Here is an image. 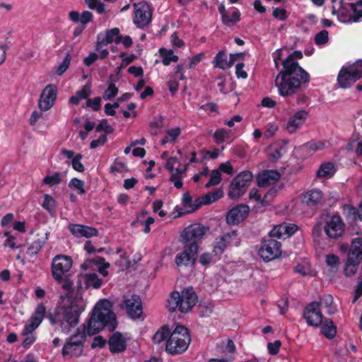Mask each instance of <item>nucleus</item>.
Instances as JSON below:
<instances>
[{
	"label": "nucleus",
	"instance_id": "a878e982",
	"mask_svg": "<svg viewBox=\"0 0 362 362\" xmlns=\"http://www.w3.org/2000/svg\"><path fill=\"white\" fill-rule=\"evenodd\" d=\"M108 345L111 353H122L127 348V338L119 332H115L110 337Z\"/></svg>",
	"mask_w": 362,
	"mask_h": 362
},
{
	"label": "nucleus",
	"instance_id": "dca6fc26",
	"mask_svg": "<svg viewBox=\"0 0 362 362\" xmlns=\"http://www.w3.org/2000/svg\"><path fill=\"white\" fill-rule=\"evenodd\" d=\"M57 93L58 91L55 85L49 84L46 86L42 90L38 100L37 105L39 109L42 112L50 110L55 104Z\"/></svg>",
	"mask_w": 362,
	"mask_h": 362
},
{
	"label": "nucleus",
	"instance_id": "a18cd8bd",
	"mask_svg": "<svg viewBox=\"0 0 362 362\" xmlns=\"http://www.w3.org/2000/svg\"><path fill=\"white\" fill-rule=\"evenodd\" d=\"M104 262V259L102 257H100L98 260H95V261L93 260V262H94L95 264H102L98 267V272L103 276H107L108 275L107 269L110 267V264L108 262ZM91 262H92V260H88L83 263V267H88Z\"/></svg>",
	"mask_w": 362,
	"mask_h": 362
},
{
	"label": "nucleus",
	"instance_id": "4be33fe9",
	"mask_svg": "<svg viewBox=\"0 0 362 362\" xmlns=\"http://www.w3.org/2000/svg\"><path fill=\"white\" fill-rule=\"evenodd\" d=\"M124 307L132 319H138L142 314L141 300L136 295L126 297L124 300Z\"/></svg>",
	"mask_w": 362,
	"mask_h": 362
},
{
	"label": "nucleus",
	"instance_id": "2f4dec72",
	"mask_svg": "<svg viewBox=\"0 0 362 362\" xmlns=\"http://www.w3.org/2000/svg\"><path fill=\"white\" fill-rule=\"evenodd\" d=\"M218 10L221 14V19L223 24L226 25H230L233 23L238 22L240 20V12L237 9H234L231 12V18H229L228 12L226 11V8L223 4H221Z\"/></svg>",
	"mask_w": 362,
	"mask_h": 362
},
{
	"label": "nucleus",
	"instance_id": "864d4df0",
	"mask_svg": "<svg viewBox=\"0 0 362 362\" xmlns=\"http://www.w3.org/2000/svg\"><path fill=\"white\" fill-rule=\"evenodd\" d=\"M219 259L215 257L213 252H204L199 256V261L202 265L206 266Z\"/></svg>",
	"mask_w": 362,
	"mask_h": 362
},
{
	"label": "nucleus",
	"instance_id": "c9c22d12",
	"mask_svg": "<svg viewBox=\"0 0 362 362\" xmlns=\"http://www.w3.org/2000/svg\"><path fill=\"white\" fill-rule=\"evenodd\" d=\"M119 38V30L117 28L110 30L105 34H100L98 36V40L103 41L106 45L113 42H118Z\"/></svg>",
	"mask_w": 362,
	"mask_h": 362
},
{
	"label": "nucleus",
	"instance_id": "09e8293b",
	"mask_svg": "<svg viewBox=\"0 0 362 362\" xmlns=\"http://www.w3.org/2000/svg\"><path fill=\"white\" fill-rule=\"evenodd\" d=\"M119 90L113 83H109L107 88L104 91L103 98L105 100H111L118 94Z\"/></svg>",
	"mask_w": 362,
	"mask_h": 362
},
{
	"label": "nucleus",
	"instance_id": "1a4fd4ad",
	"mask_svg": "<svg viewBox=\"0 0 362 362\" xmlns=\"http://www.w3.org/2000/svg\"><path fill=\"white\" fill-rule=\"evenodd\" d=\"M165 168L170 174L169 180L174 186L180 189L182 187V179L186 175L189 168V163H181L176 157H170L165 161Z\"/></svg>",
	"mask_w": 362,
	"mask_h": 362
},
{
	"label": "nucleus",
	"instance_id": "c85d7f7f",
	"mask_svg": "<svg viewBox=\"0 0 362 362\" xmlns=\"http://www.w3.org/2000/svg\"><path fill=\"white\" fill-rule=\"evenodd\" d=\"M280 178V174L274 170H264L259 173L257 177L259 187H267L276 183Z\"/></svg>",
	"mask_w": 362,
	"mask_h": 362
},
{
	"label": "nucleus",
	"instance_id": "39448f33",
	"mask_svg": "<svg viewBox=\"0 0 362 362\" xmlns=\"http://www.w3.org/2000/svg\"><path fill=\"white\" fill-rule=\"evenodd\" d=\"M197 302V296L192 287L183 289L180 293L173 291L167 302V307L170 312L177 309L182 313L189 312Z\"/></svg>",
	"mask_w": 362,
	"mask_h": 362
},
{
	"label": "nucleus",
	"instance_id": "423d86ee",
	"mask_svg": "<svg viewBox=\"0 0 362 362\" xmlns=\"http://www.w3.org/2000/svg\"><path fill=\"white\" fill-rule=\"evenodd\" d=\"M190 341L188 329L182 325H177L166 340L165 351L172 355L181 354L187 349Z\"/></svg>",
	"mask_w": 362,
	"mask_h": 362
},
{
	"label": "nucleus",
	"instance_id": "58836bf2",
	"mask_svg": "<svg viewBox=\"0 0 362 362\" xmlns=\"http://www.w3.org/2000/svg\"><path fill=\"white\" fill-rule=\"evenodd\" d=\"M83 278L87 287L98 289L103 284V280L95 273H86Z\"/></svg>",
	"mask_w": 362,
	"mask_h": 362
},
{
	"label": "nucleus",
	"instance_id": "5fc2aeb1",
	"mask_svg": "<svg viewBox=\"0 0 362 362\" xmlns=\"http://www.w3.org/2000/svg\"><path fill=\"white\" fill-rule=\"evenodd\" d=\"M358 212L359 209L351 205L346 204L343 206V213L348 218L356 219L358 217Z\"/></svg>",
	"mask_w": 362,
	"mask_h": 362
},
{
	"label": "nucleus",
	"instance_id": "4c0bfd02",
	"mask_svg": "<svg viewBox=\"0 0 362 362\" xmlns=\"http://www.w3.org/2000/svg\"><path fill=\"white\" fill-rule=\"evenodd\" d=\"M321 325V332L327 338L332 339L335 337L337 334L336 327L330 319L322 320Z\"/></svg>",
	"mask_w": 362,
	"mask_h": 362
},
{
	"label": "nucleus",
	"instance_id": "4468645a",
	"mask_svg": "<svg viewBox=\"0 0 362 362\" xmlns=\"http://www.w3.org/2000/svg\"><path fill=\"white\" fill-rule=\"evenodd\" d=\"M72 267V259L69 256L59 255L52 262V275L55 281L62 280L66 276Z\"/></svg>",
	"mask_w": 362,
	"mask_h": 362
},
{
	"label": "nucleus",
	"instance_id": "6ab92c4d",
	"mask_svg": "<svg viewBox=\"0 0 362 362\" xmlns=\"http://www.w3.org/2000/svg\"><path fill=\"white\" fill-rule=\"evenodd\" d=\"M303 318L309 326L319 327L321 325L322 314L317 301L311 302L305 308Z\"/></svg>",
	"mask_w": 362,
	"mask_h": 362
},
{
	"label": "nucleus",
	"instance_id": "3c124183",
	"mask_svg": "<svg viewBox=\"0 0 362 362\" xmlns=\"http://www.w3.org/2000/svg\"><path fill=\"white\" fill-rule=\"evenodd\" d=\"M69 187L73 189L77 190L78 194H85L84 182L78 178H73L69 183Z\"/></svg>",
	"mask_w": 362,
	"mask_h": 362
},
{
	"label": "nucleus",
	"instance_id": "6e6552de",
	"mask_svg": "<svg viewBox=\"0 0 362 362\" xmlns=\"http://www.w3.org/2000/svg\"><path fill=\"white\" fill-rule=\"evenodd\" d=\"M362 76V61L344 66L337 76V82L342 88H350Z\"/></svg>",
	"mask_w": 362,
	"mask_h": 362
},
{
	"label": "nucleus",
	"instance_id": "69168bd1",
	"mask_svg": "<svg viewBox=\"0 0 362 362\" xmlns=\"http://www.w3.org/2000/svg\"><path fill=\"white\" fill-rule=\"evenodd\" d=\"M137 222L143 226V232L146 234L149 233L151 232V225L153 224L155 222V219L148 216L145 219H141L140 221H137Z\"/></svg>",
	"mask_w": 362,
	"mask_h": 362
},
{
	"label": "nucleus",
	"instance_id": "bf43d9fd",
	"mask_svg": "<svg viewBox=\"0 0 362 362\" xmlns=\"http://www.w3.org/2000/svg\"><path fill=\"white\" fill-rule=\"evenodd\" d=\"M107 45L103 42V41L98 40L95 49L98 52V55L99 58L105 59L109 54L108 49L106 47Z\"/></svg>",
	"mask_w": 362,
	"mask_h": 362
},
{
	"label": "nucleus",
	"instance_id": "393cba45",
	"mask_svg": "<svg viewBox=\"0 0 362 362\" xmlns=\"http://www.w3.org/2000/svg\"><path fill=\"white\" fill-rule=\"evenodd\" d=\"M249 210V207L247 205H238L228 211L226 216L227 222L231 225L240 223L247 217Z\"/></svg>",
	"mask_w": 362,
	"mask_h": 362
},
{
	"label": "nucleus",
	"instance_id": "aec40b11",
	"mask_svg": "<svg viewBox=\"0 0 362 362\" xmlns=\"http://www.w3.org/2000/svg\"><path fill=\"white\" fill-rule=\"evenodd\" d=\"M324 230L329 238H337L342 235L344 231V224L339 215H333L328 219Z\"/></svg>",
	"mask_w": 362,
	"mask_h": 362
},
{
	"label": "nucleus",
	"instance_id": "603ef678",
	"mask_svg": "<svg viewBox=\"0 0 362 362\" xmlns=\"http://www.w3.org/2000/svg\"><path fill=\"white\" fill-rule=\"evenodd\" d=\"M86 4L90 9L95 10L98 13L105 12V4L100 0H85Z\"/></svg>",
	"mask_w": 362,
	"mask_h": 362
},
{
	"label": "nucleus",
	"instance_id": "79ce46f5",
	"mask_svg": "<svg viewBox=\"0 0 362 362\" xmlns=\"http://www.w3.org/2000/svg\"><path fill=\"white\" fill-rule=\"evenodd\" d=\"M180 133L181 129L178 127L167 130L165 136L161 141V144L173 143L180 136Z\"/></svg>",
	"mask_w": 362,
	"mask_h": 362
},
{
	"label": "nucleus",
	"instance_id": "20e7f679",
	"mask_svg": "<svg viewBox=\"0 0 362 362\" xmlns=\"http://www.w3.org/2000/svg\"><path fill=\"white\" fill-rule=\"evenodd\" d=\"M331 2L332 13L336 15L340 22L352 23L362 19V0L356 3H347L345 0H331Z\"/></svg>",
	"mask_w": 362,
	"mask_h": 362
},
{
	"label": "nucleus",
	"instance_id": "6e6d98bb",
	"mask_svg": "<svg viewBox=\"0 0 362 362\" xmlns=\"http://www.w3.org/2000/svg\"><path fill=\"white\" fill-rule=\"evenodd\" d=\"M82 158V155L78 153L74 158H73V160L71 162L73 169L78 173H83L85 170V168L81 163Z\"/></svg>",
	"mask_w": 362,
	"mask_h": 362
},
{
	"label": "nucleus",
	"instance_id": "bb28decb",
	"mask_svg": "<svg viewBox=\"0 0 362 362\" xmlns=\"http://www.w3.org/2000/svg\"><path fill=\"white\" fill-rule=\"evenodd\" d=\"M68 228L71 234L76 238H89L97 236L98 234L96 228L81 224L70 223Z\"/></svg>",
	"mask_w": 362,
	"mask_h": 362
},
{
	"label": "nucleus",
	"instance_id": "f8f14e48",
	"mask_svg": "<svg viewBox=\"0 0 362 362\" xmlns=\"http://www.w3.org/2000/svg\"><path fill=\"white\" fill-rule=\"evenodd\" d=\"M240 243L237 231L232 230L217 237L213 245L214 255L220 258L225 250L232 246H238Z\"/></svg>",
	"mask_w": 362,
	"mask_h": 362
},
{
	"label": "nucleus",
	"instance_id": "0eeeda50",
	"mask_svg": "<svg viewBox=\"0 0 362 362\" xmlns=\"http://www.w3.org/2000/svg\"><path fill=\"white\" fill-rule=\"evenodd\" d=\"M45 312V305L42 303L38 304L29 320L25 324L21 333L23 337L22 345L23 347L28 348L35 341V331L43 321Z\"/></svg>",
	"mask_w": 362,
	"mask_h": 362
},
{
	"label": "nucleus",
	"instance_id": "052dcab7",
	"mask_svg": "<svg viewBox=\"0 0 362 362\" xmlns=\"http://www.w3.org/2000/svg\"><path fill=\"white\" fill-rule=\"evenodd\" d=\"M43 243L41 240L33 241L28 247V254L30 256L36 255L42 247Z\"/></svg>",
	"mask_w": 362,
	"mask_h": 362
},
{
	"label": "nucleus",
	"instance_id": "f03ea898",
	"mask_svg": "<svg viewBox=\"0 0 362 362\" xmlns=\"http://www.w3.org/2000/svg\"><path fill=\"white\" fill-rule=\"evenodd\" d=\"M86 303L81 296L69 297L49 317L50 322L64 333L68 334L79 322L81 314L85 310Z\"/></svg>",
	"mask_w": 362,
	"mask_h": 362
},
{
	"label": "nucleus",
	"instance_id": "ea45409f",
	"mask_svg": "<svg viewBox=\"0 0 362 362\" xmlns=\"http://www.w3.org/2000/svg\"><path fill=\"white\" fill-rule=\"evenodd\" d=\"M275 194V190L271 189L265 194L264 197L262 199L261 194L257 189H252L249 192V199L258 203H261L262 206L269 205V202L267 201V198L269 195Z\"/></svg>",
	"mask_w": 362,
	"mask_h": 362
},
{
	"label": "nucleus",
	"instance_id": "7ed1b4c3",
	"mask_svg": "<svg viewBox=\"0 0 362 362\" xmlns=\"http://www.w3.org/2000/svg\"><path fill=\"white\" fill-rule=\"evenodd\" d=\"M117 322L112 311V305L107 299L99 300L94 307L93 313L87 325H83L85 332L92 336L104 327L112 330L116 327Z\"/></svg>",
	"mask_w": 362,
	"mask_h": 362
},
{
	"label": "nucleus",
	"instance_id": "7c9ffc66",
	"mask_svg": "<svg viewBox=\"0 0 362 362\" xmlns=\"http://www.w3.org/2000/svg\"><path fill=\"white\" fill-rule=\"evenodd\" d=\"M91 83H87L81 90H77L74 95L70 97L69 103L77 105L81 100H87L88 97L91 95Z\"/></svg>",
	"mask_w": 362,
	"mask_h": 362
},
{
	"label": "nucleus",
	"instance_id": "a19ab883",
	"mask_svg": "<svg viewBox=\"0 0 362 362\" xmlns=\"http://www.w3.org/2000/svg\"><path fill=\"white\" fill-rule=\"evenodd\" d=\"M223 196V191L217 189L214 192L208 193L207 194L199 198L200 206L202 204H209L215 202Z\"/></svg>",
	"mask_w": 362,
	"mask_h": 362
},
{
	"label": "nucleus",
	"instance_id": "a211bd4d",
	"mask_svg": "<svg viewBox=\"0 0 362 362\" xmlns=\"http://www.w3.org/2000/svg\"><path fill=\"white\" fill-rule=\"evenodd\" d=\"M184 247L182 252L175 257V263L177 266L194 265L196 262V255L199 250V244L182 243Z\"/></svg>",
	"mask_w": 362,
	"mask_h": 362
},
{
	"label": "nucleus",
	"instance_id": "c03bdc74",
	"mask_svg": "<svg viewBox=\"0 0 362 362\" xmlns=\"http://www.w3.org/2000/svg\"><path fill=\"white\" fill-rule=\"evenodd\" d=\"M62 173L59 172H55L52 174H49L46 175L42 180V183L49 187H52L59 185L62 182Z\"/></svg>",
	"mask_w": 362,
	"mask_h": 362
},
{
	"label": "nucleus",
	"instance_id": "4d7b16f0",
	"mask_svg": "<svg viewBox=\"0 0 362 362\" xmlns=\"http://www.w3.org/2000/svg\"><path fill=\"white\" fill-rule=\"evenodd\" d=\"M71 62V55L67 54L63 61L59 64L57 68L56 73L60 76L63 74L69 68Z\"/></svg>",
	"mask_w": 362,
	"mask_h": 362
},
{
	"label": "nucleus",
	"instance_id": "de8ad7c7",
	"mask_svg": "<svg viewBox=\"0 0 362 362\" xmlns=\"http://www.w3.org/2000/svg\"><path fill=\"white\" fill-rule=\"evenodd\" d=\"M231 132V130H228L223 128L218 129L214 133L213 137L216 144H222L226 139L229 138V135Z\"/></svg>",
	"mask_w": 362,
	"mask_h": 362
},
{
	"label": "nucleus",
	"instance_id": "9b49d317",
	"mask_svg": "<svg viewBox=\"0 0 362 362\" xmlns=\"http://www.w3.org/2000/svg\"><path fill=\"white\" fill-rule=\"evenodd\" d=\"M253 179V175L250 171L245 170L238 174L231 181L228 197L232 199H238L242 197L248 189Z\"/></svg>",
	"mask_w": 362,
	"mask_h": 362
},
{
	"label": "nucleus",
	"instance_id": "0e129e2a",
	"mask_svg": "<svg viewBox=\"0 0 362 362\" xmlns=\"http://www.w3.org/2000/svg\"><path fill=\"white\" fill-rule=\"evenodd\" d=\"M120 57L122 59V62L120 66H119L116 68V71L117 74H119V72L122 71V69L124 66H126L129 64L132 63L136 57L134 54H130V55L126 56L124 53H122L120 54Z\"/></svg>",
	"mask_w": 362,
	"mask_h": 362
},
{
	"label": "nucleus",
	"instance_id": "412c9836",
	"mask_svg": "<svg viewBox=\"0 0 362 362\" xmlns=\"http://www.w3.org/2000/svg\"><path fill=\"white\" fill-rule=\"evenodd\" d=\"M308 117V112L306 110H298L288 118L285 126L286 131L290 134L296 133L305 124Z\"/></svg>",
	"mask_w": 362,
	"mask_h": 362
},
{
	"label": "nucleus",
	"instance_id": "774afa93",
	"mask_svg": "<svg viewBox=\"0 0 362 362\" xmlns=\"http://www.w3.org/2000/svg\"><path fill=\"white\" fill-rule=\"evenodd\" d=\"M205 58V53L200 52L196 55L190 57L188 58L189 61V68L194 69L200 62H202Z\"/></svg>",
	"mask_w": 362,
	"mask_h": 362
},
{
	"label": "nucleus",
	"instance_id": "13d9d810",
	"mask_svg": "<svg viewBox=\"0 0 362 362\" xmlns=\"http://www.w3.org/2000/svg\"><path fill=\"white\" fill-rule=\"evenodd\" d=\"M326 264L327 267L330 268L332 270H336L338 269L339 264V257L335 255H327L326 256Z\"/></svg>",
	"mask_w": 362,
	"mask_h": 362
},
{
	"label": "nucleus",
	"instance_id": "b1692460",
	"mask_svg": "<svg viewBox=\"0 0 362 362\" xmlns=\"http://www.w3.org/2000/svg\"><path fill=\"white\" fill-rule=\"evenodd\" d=\"M298 230V226L293 223H282L275 226L269 232L272 238H286Z\"/></svg>",
	"mask_w": 362,
	"mask_h": 362
},
{
	"label": "nucleus",
	"instance_id": "cd10ccee",
	"mask_svg": "<svg viewBox=\"0 0 362 362\" xmlns=\"http://www.w3.org/2000/svg\"><path fill=\"white\" fill-rule=\"evenodd\" d=\"M240 54H230L229 59L227 57L226 53L225 51H219L216 57H214L212 63L214 67H217L221 69H227L230 68L234 61L240 57Z\"/></svg>",
	"mask_w": 362,
	"mask_h": 362
},
{
	"label": "nucleus",
	"instance_id": "e433bc0d",
	"mask_svg": "<svg viewBox=\"0 0 362 362\" xmlns=\"http://www.w3.org/2000/svg\"><path fill=\"white\" fill-rule=\"evenodd\" d=\"M325 147V143L321 141H310L300 147V149L305 151L308 154L322 151Z\"/></svg>",
	"mask_w": 362,
	"mask_h": 362
},
{
	"label": "nucleus",
	"instance_id": "c756f323",
	"mask_svg": "<svg viewBox=\"0 0 362 362\" xmlns=\"http://www.w3.org/2000/svg\"><path fill=\"white\" fill-rule=\"evenodd\" d=\"M182 204V211L179 212L180 215L194 212L200 206L199 198L193 202L192 197L188 192L183 194Z\"/></svg>",
	"mask_w": 362,
	"mask_h": 362
},
{
	"label": "nucleus",
	"instance_id": "f704fd0d",
	"mask_svg": "<svg viewBox=\"0 0 362 362\" xmlns=\"http://www.w3.org/2000/svg\"><path fill=\"white\" fill-rule=\"evenodd\" d=\"M171 331L169 329L167 325H164L159 328L156 332L152 337V340L155 344H160L164 341L166 342V340L170 335Z\"/></svg>",
	"mask_w": 362,
	"mask_h": 362
},
{
	"label": "nucleus",
	"instance_id": "f3484780",
	"mask_svg": "<svg viewBox=\"0 0 362 362\" xmlns=\"http://www.w3.org/2000/svg\"><path fill=\"white\" fill-rule=\"evenodd\" d=\"M207 230V228L199 223L190 225L181 233V242L198 244V242L204 238Z\"/></svg>",
	"mask_w": 362,
	"mask_h": 362
},
{
	"label": "nucleus",
	"instance_id": "f257e3e1",
	"mask_svg": "<svg viewBox=\"0 0 362 362\" xmlns=\"http://www.w3.org/2000/svg\"><path fill=\"white\" fill-rule=\"evenodd\" d=\"M310 75L298 62L290 59L283 62V69L275 78V86L282 97H289L296 93L303 83L309 82Z\"/></svg>",
	"mask_w": 362,
	"mask_h": 362
},
{
	"label": "nucleus",
	"instance_id": "680f3d73",
	"mask_svg": "<svg viewBox=\"0 0 362 362\" xmlns=\"http://www.w3.org/2000/svg\"><path fill=\"white\" fill-rule=\"evenodd\" d=\"M56 281L57 284L62 285V288L64 290L65 292L69 293L72 291L74 283L69 279V275L66 276V277H62V280Z\"/></svg>",
	"mask_w": 362,
	"mask_h": 362
},
{
	"label": "nucleus",
	"instance_id": "ddd939ff",
	"mask_svg": "<svg viewBox=\"0 0 362 362\" xmlns=\"http://www.w3.org/2000/svg\"><path fill=\"white\" fill-rule=\"evenodd\" d=\"M133 23L139 28L148 25L152 20L153 9L146 1L134 4Z\"/></svg>",
	"mask_w": 362,
	"mask_h": 362
},
{
	"label": "nucleus",
	"instance_id": "5701e85b",
	"mask_svg": "<svg viewBox=\"0 0 362 362\" xmlns=\"http://www.w3.org/2000/svg\"><path fill=\"white\" fill-rule=\"evenodd\" d=\"M324 200V193L317 188L308 189L300 194L301 202L310 207L322 204Z\"/></svg>",
	"mask_w": 362,
	"mask_h": 362
},
{
	"label": "nucleus",
	"instance_id": "e2e57ef3",
	"mask_svg": "<svg viewBox=\"0 0 362 362\" xmlns=\"http://www.w3.org/2000/svg\"><path fill=\"white\" fill-rule=\"evenodd\" d=\"M101 98L95 97L94 98H88L86 103V107H90L94 111H98L101 108Z\"/></svg>",
	"mask_w": 362,
	"mask_h": 362
},
{
	"label": "nucleus",
	"instance_id": "9d476101",
	"mask_svg": "<svg viewBox=\"0 0 362 362\" xmlns=\"http://www.w3.org/2000/svg\"><path fill=\"white\" fill-rule=\"evenodd\" d=\"M86 335L88 334L85 332L84 327L82 326L78 327L75 334L71 336L64 345L63 356L69 358L79 356L83 352V342Z\"/></svg>",
	"mask_w": 362,
	"mask_h": 362
},
{
	"label": "nucleus",
	"instance_id": "473e14b6",
	"mask_svg": "<svg viewBox=\"0 0 362 362\" xmlns=\"http://www.w3.org/2000/svg\"><path fill=\"white\" fill-rule=\"evenodd\" d=\"M335 165L332 162H325L322 163L316 173L318 178L329 179L336 173Z\"/></svg>",
	"mask_w": 362,
	"mask_h": 362
},
{
	"label": "nucleus",
	"instance_id": "37998d69",
	"mask_svg": "<svg viewBox=\"0 0 362 362\" xmlns=\"http://www.w3.org/2000/svg\"><path fill=\"white\" fill-rule=\"evenodd\" d=\"M294 272L302 276H313V272L308 261L303 260L294 267Z\"/></svg>",
	"mask_w": 362,
	"mask_h": 362
},
{
	"label": "nucleus",
	"instance_id": "72a5a7b5",
	"mask_svg": "<svg viewBox=\"0 0 362 362\" xmlns=\"http://www.w3.org/2000/svg\"><path fill=\"white\" fill-rule=\"evenodd\" d=\"M158 53L162 58L161 62L164 66H169L171 63H175L179 60V57L175 54L171 49H168L161 47L159 49Z\"/></svg>",
	"mask_w": 362,
	"mask_h": 362
},
{
	"label": "nucleus",
	"instance_id": "8fccbe9b",
	"mask_svg": "<svg viewBox=\"0 0 362 362\" xmlns=\"http://www.w3.org/2000/svg\"><path fill=\"white\" fill-rule=\"evenodd\" d=\"M222 177L221 172L218 170H213L210 174L209 182L205 185L206 187H210L218 185L221 182Z\"/></svg>",
	"mask_w": 362,
	"mask_h": 362
},
{
	"label": "nucleus",
	"instance_id": "49530a36",
	"mask_svg": "<svg viewBox=\"0 0 362 362\" xmlns=\"http://www.w3.org/2000/svg\"><path fill=\"white\" fill-rule=\"evenodd\" d=\"M319 308H326L327 309V313L332 314L334 311V308L332 306L333 304V298L331 295L327 294L323 296L319 302Z\"/></svg>",
	"mask_w": 362,
	"mask_h": 362
},
{
	"label": "nucleus",
	"instance_id": "338daca9",
	"mask_svg": "<svg viewBox=\"0 0 362 362\" xmlns=\"http://www.w3.org/2000/svg\"><path fill=\"white\" fill-rule=\"evenodd\" d=\"M329 34L326 30H323L317 33L315 36V42L317 45H322L328 42Z\"/></svg>",
	"mask_w": 362,
	"mask_h": 362
},
{
	"label": "nucleus",
	"instance_id": "2eb2a0df",
	"mask_svg": "<svg viewBox=\"0 0 362 362\" xmlns=\"http://www.w3.org/2000/svg\"><path fill=\"white\" fill-rule=\"evenodd\" d=\"M258 254L265 262L276 259L281 255V244L272 238L264 240L259 249Z\"/></svg>",
	"mask_w": 362,
	"mask_h": 362
}]
</instances>
